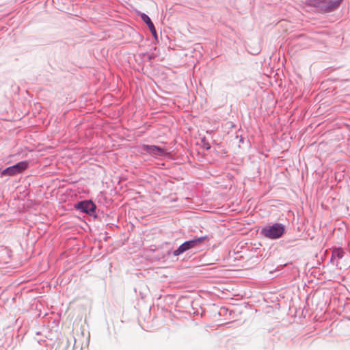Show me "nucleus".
I'll return each mask as SVG.
<instances>
[{"label":"nucleus","mask_w":350,"mask_h":350,"mask_svg":"<svg viewBox=\"0 0 350 350\" xmlns=\"http://www.w3.org/2000/svg\"><path fill=\"white\" fill-rule=\"evenodd\" d=\"M284 232V226L280 224H275L273 226H267L263 228L261 233L269 239H278L282 237Z\"/></svg>","instance_id":"obj_1"},{"label":"nucleus","mask_w":350,"mask_h":350,"mask_svg":"<svg viewBox=\"0 0 350 350\" xmlns=\"http://www.w3.org/2000/svg\"><path fill=\"white\" fill-rule=\"evenodd\" d=\"M205 240H208L207 236H204L198 238H196L193 240L187 241L181 244L177 250L174 252V256H178L182 253L195 247L197 245L202 243Z\"/></svg>","instance_id":"obj_2"},{"label":"nucleus","mask_w":350,"mask_h":350,"mask_svg":"<svg viewBox=\"0 0 350 350\" xmlns=\"http://www.w3.org/2000/svg\"><path fill=\"white\" fill-rule=\"evenodd\" d=\"M29 166L27 161H21L16 165L8 167L1 172L2 176H14L25 171Z\"/></svg>","instance_id":"obj_3"},{"label":"nucleus","mask_w":350,"mask_h":350,"mask_svg":"<svg viewBox=\"0 0 350 350\" xmlns=\"http://www.w3.org/2000/svg\"><path fill=\"white\" fill-rule=\"evenodd\" d=\"M341 0H313L312 5L325 11H331L338 8Z\"/></svg>","instance_id":"obj_4"},{"label":"nucleus","mask_w":350,"mask_h":350,"mask_svg":"<svg viewBox=\"0 0 350 350\" xmlns=\"http://www.w3.org/2000/svg\"><path fill=\"white\" fill-rule=\"evenodd\" d=\"M142 149L146 152L155 156H162L167 153L166 149L156 146L144 145Z\"/></svg>","instance_id":"obj_5"},{"label":"nucleus","mask_w":350,"mask_h":350,"mask_svg":"<svg viewBox=\"0 0 350 350\" xmlns=\"http://www.w3.org/2000/svg\"><path fill=\"white\" fill-rule=\"evenodd\" d=\"M78 207L85 213H91L94 211L96 206L92 201H85L81 202Z\"/></svg>","instance_id":"obj_6"},{"label":"nucleus","mask_w":350,"mask_h":350,"mask_svg":"<svg viewBox=\"0 0 350 350\" xmlns=\"http://www.w3.org/2000/svg\"><path fill=\"white\" fill-rule=\"evenodd\" d=\"M141 18L144 23L147 24V25L152 23L150 18L146 14H142Z\"/></svg>","instance_id":"obj_7"},{"label":"nucleus","mask_w":350,"mask_h":350,"mask_svg":"<svg viewBox=\"0 0 350 350\" xmlns=\"http://www.w3.org/2000/svg\"><path fill=\"white\" fill-rule=\"evenodd\" d=\"M148 27L150 29V31H151V33H152V35L156 37L157 36V31H156V29L154 28V26L153 25L152 23H150L149 25H148Z\"/></svg>","instance_id":"obj_8"}]
</instances>
